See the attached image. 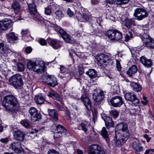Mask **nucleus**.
<instances>
[{
  "label": "nucleus",
  "instance_id": "obj_21",
  "mask_svg": "<svg viewBox=\"0 0 154 154\" xmlns=\"http://www.w3.org/2000/svg\"><path fill=\"white\" fill-rule=\"evenodd\" d=\"M104 97L103 92L102 91L98 90L95 91L93 94V98L97 102L101 101Z\"/></svg>",
  "mask_w": 154,
  "mask_h": 154
},
{
  "label": "nucleus",
  "instance_id": "obj_27",
  "mask_svg": "<svg viewBox=\"0 0 154 154\" xmlns=\"http://www.w3.org/2000/svg\"><path fill=\"white\" fill-rule=\"evenodd\" d=\"M59 41L56 39H50L49 42L50 45L54 49H57L60 47Z\"/></svg>",
  "mask_w": 154,
  "mask_h": 154
},
{
  "label": "nucleus",
  "instance_id": "obj_8",
  "mask_svg": "<svg viewBox=\"0 0 154 154\" xmlns=\"http://www.w3.org/2000/svg\"><path fill=\"white\" fill-rule=\"evenodd\" d=\"M144 44L143 46L151 48H154V40L148 34L144 33L142 36Z\"/></svg>",
  "mask_w": 154,
  "mask_h": 154
},
{
  "label": "nucleus",
  "instance_id": "obj_60",
  "mask_svg": "<svg viewBox=\"0 0 154 154\" xmlns=\"http://www.w3.org/2000/svg\"><path fill=\"white\" fill-rule=\"evenodd\" d=\"M98 2L99 1L98 0H91V2L93 5H96Z\"/></svg>",
  "mask_w": 154,
  "mask_h": 154
},
{
  "label": "nucleus",
  "instance_id": "obj_41",
  "mask_svg": "<svg viewBox=\"0 0 154 154\" xmlns=\"http://www.w3.org/2000/svg\"><path fill=\"white\" fill-rule=\"evenodd\" d=\"M53 5H49L45 8V13L47 15H50L52 14V7Z\"/></svg>",
  "mask_w": 154,
  "mask_h": 154
},
{
  "label": "nucleus",
  "instance_id": "obj_12",
  "mask_svg": "<svg viewBox=\"0 0 154 154\" xmlns=\"http://www.w3.org/2000/svg\"><path fill=\"white\" fill-rule=\"evenodd\" d=\"M43 81L48 85L54 87L57 85L56 78L53 75H48L43 78Z\"/></svg>",
  "mask_w": 154,
  "mask_h": 154
},
{
  "label": "nucleus",
  "instance_id": "obj_32",
  "mask_svg": "<svg viewBox=\"0 0 154 154\" xmlns=\"http://www.w3.org/2000/svg\"><path fill=\"white\" fill-rule=\"evenodd\" d=\"M86 74L91 78H94L97 76L96 71L94 69H90L86 72Z\"/></svg>",
  "mask_w": 154,
  "mask_h": 154
},
{
  "label": "nucleus",
  "instance_id": "obj_55",
  "mask_svg": "<svg viewBox=\"0 0 154 154\" xmlns=\"http://www.w3.org/2000/svg\"><path fill=\"white\" fill-rule=\"evenodd\" d=\"M71 69L70 71L68 70V73L70 77H72L74 75V69Z\"/></svg>",
  "mask_w": 154,
  "mask_h": 154
},
{
  "label": "nucleus",
  "instance_id": "obj_63",
  "mask_svg": "<svg viewBox=\"0 0 154 154\" xmlns=\"http://www.w3.org/2000/svg\"><path fill=\"white\" fill-rule=\"evenodd\" d=\"M79 72L80 74H83L84 73V69L82 68H80L79 69Z\"/></svg>",
  "mask_w": 154,
  "mask_h": 154
},
{
  "label": "nucleus",
  "instance_id": "obj_11",
  "mask_svg": "<svg viewBox=\"0 0 154 154\" xmlns=\"http://www.w3.org/2000/svg\"><path fill=\"white\" fill-rule=\"evenodd\" d=\"M88 154H105V152L99 145L93 144L89 147Z\"/></svg>",
  "mask_w": 154,
  "mask_h": 154
},
{
  "label": "nucleus",
  "instance_id": "obj_45",
  "mask_svg": "<svg viewBox=\"0 0 154 154\" xmlns=\"http://www.w3.org/2000/svg\"><path fill=\"white\" fill-rule=\"evenodd\" d=\"M111 115L113 116L114 118H117L119 115V112L116 110H112L110 112Z\"/></svg>",
  "mask_w": 154,
  "mask_h": 154
},
{
  "label": "nucleus",
  "instance_id": "obj_4",
  "mask_svg": "<svg viewBox=\"0 0 154 154\" xmlns=\"http://www.w3.org/2000/svg\"><path fill=\"white\" fill-rule=\"evenodd\" d=\"M133 15L136 20L140 21L147 17L149 14L144 9L138 8L134 10Z\"/></svg>",
  "mask_w": 154,
  "mask_h": 154
},
{
  "label": "nucleus",
  "instance_id": "obj_15",
  "mask_svg": "<svg viewBox=\"0 0 154 154\" xmlns=\"http://www.w3.org/2000/svg\"><path fill=\"white\" fill-rule=\"evenodd\" d=\"M116 145L119 147L122 146L128 140L129 137L124 136L122 133L118 134L117 136L116 134Z\"/></svg>",
  "mask_w": 154,
  "mask_h": 154
},
{
  "label": "nucleus",
  "instance_id": "obj_44",
  "mask_svg": "<svg viewBox=\"0 0 154 154\" xmlns=\"http://www.w3.org/2000/svg\"><path fill=\"white\" fill-rule=\"evenodd\" d=\"M55 13L57 16L60 19L63 17L64 16L63 13L62 11L60 10H57L55 12Z\"/></svg>",
  "mask_w": 154,
  "mask_h": 154
},
{
  "label": "nucleus",
  "instance_id": "obj_48",
  "mask_svg": "<svg viewBox=\"0 0 154 154\" xmlns=\"http://www.w3.org/2000/svg\"><path fill=\"white\" fill-rule=\"evenodd\" d=\"M18 70L20 72H22L24 70V66L23 64L21 63H19L17 65Z\"/></svg>",
  "mask_w": 154,
  "mask_h": 154
},
{
  "label": "nucleus",
  "instance_id": "obj_29",
  "mask_svg": "<svg viewBox=\"0 0 154 154\" xmlns=\"http://www.w3.org/2000/svg\"><path fill=\"white\" fill-rule=\"evenodd\" d=\"M101 134L102 136L105 139L107 143H109L110 141L109 137V134L105 127H103L102 128L101 132Z\"/></svg>",
  "mask_w": 154,
  "mask_h": 154
},
{
  "label": "nucleus",
  "instance_id": "obj_23",
  "mask_svg": "<svg viewBox=\"0 0 154 154\" xmlns=\"http://www.w3.org/2000/svg\"><path fill=\"white\" fill-rule=\"evenodd\" d=\"M129 85L133 90L135 92H140L142 90L141 85L137 82H131Z\"/></svg>",
  "mask_w": 154,
  "mask_h": 154
},
{
  "label": "nucleus",
  "instance_id": "obj_49",
  "mask_svg": "<svg viewBox=\"0 0 154 154\" xmlns=\"http://www.w3.org/2000/svg\"><path fill=\"white\" fill-rule=\"evenodd\" d=\"M82 127V129L85 132H86L87 131L88 129L87 128V125L84 123H82L80 125Z\"/></svg>",
  "mask_w": 154,
  "mask_h": 154
},
{
  "label": "nucleus",
  "instance_id": "obj_57",
  "mask_svg": "<svg viewBox=\"0 0 154 154\" xmlns=\"http://www.w3.org/2000/svg\"><path fill=\"white\" fill-rule=\"evenodd\" d=\"M9 140L8 138H2L0 140V141L2 143L6 144L8 143Z\"/></svg>",
  "mask_w": 154,
  "mask_h": 154
},
{
  "label": "nucleus",
  "instance_id": "obj_62",
  "mask_svg": "<svg viewBox=\"0 0 154 154\" xmlns=\"http://www.w3.org/2000/svg\"><path fill=\"white\" fill-rule=\"evenodd\" d=\"M38 131V129H34L32 130V131H31L30 133L31 134H33L35 133H37Z\"/></svg>",
  "mask_w": 154,
  "mask_h": 154
},
{
  "label": "nucleus",
  "instance_id": "obj_24",
  "mask_svg": "<svg viewBox=\"0 0 154 154\" xmlns=\"http://www.w3.org/2000/svg\"><path fill=\"white\" fill-rule=\"evenodd\" d=\"M140 60L143 65L146 67H150L152 65V60L146 59L144 56H142L140 58Z\"/></svg>",
  "mask_w": 154,
  "mask_h": 154
},
{
  "label": "nucleus",
  "instance_id": "obj_40",
  "mask_svg": "<svg viewBox=\"0 0 154 154\" xmlns=\"http://www.w3.org/2000/svg\"><path fill=\"white\" fill-rule=\"evenodd\" d=\"M125 25L128 29L131 28L133 22L131 20L129 19H126L125 21Z\"/></svg>",
  "mask_w": 154,
  "mask_h": 154
},
{
  "label": "nucleus",
  "instance_id": "obj_26",
  "mask_svg": "<svg viewBox=\"0 0 154 154\" xmlns=\"http://www.w3.org/2000/svg\"><path fill=\"white\" fill-rule=\"evenodd\" d=\"M133 149L137 152H140L143 151L145 149L141 146V144L140 143L135 142L134 143L132 146Z\"/></svg>",
  "mask_w": 154,
  "mask_h": 154
},
{
  "label": "nucleus",
  "instance_id": "obj_3",
  "mask_svg": "<svg viewBox=\"0 0 154 154\" xmlns=\"http://www.w3.org/2000/svg\"><path fill=\"white\" fill-rule=\"evenodd\" d=\"M28 7L29 13L33 16V18L37 21L38 23L41 24H43L45 23V20L42 16L38 14L34 3L28 4Z\"/></svg>",
  "mask_w": 154,
  "mask_h": 154
},
{
  "label": "nucleus",
  "instance_id": "obj_51",
  "mask_svg": "<svg viewBox=\"0 0 154 154\" xmlns=\"http://www.w3.org/2000/svg\"><path fill=\"white\" fill-rule=\"evenodd\" d=\"M55 106L56 108L58 111H63V106L60 105L58 103H55Z\"/></svg>",
  "mask_w": 154,
  "mask_h": 154
},
{
  "label": "nucleus",
  "instance_id": "obj_1",
  "mask_svg": "<svg viewBox=\"0 0 154 154\" xmlns=\"http://www.w3.org/2000/svg\"><path fill=\"white\" fill-rule=\"evenodd\" d=\"M3 106L6 111L11 114L15 113L20 108L17 99L12 95H8L4 97Z\"/></svg>",
  "mask_w": 154,
  "mask_h": 154
},
{
  "label": "nucleus",
  "instance_id": "obj_25",
  "mask_svg": "<svg viewBox=\"0 0 154 154\" xmlns=\"http://www.w3.org/2000/svg\"><path fill=\"white\" fill-rule=\"evenodd\" d=\"M49 115L56 122H57L58 119V115L57 111L55 109H50L48 110Z\"/></svg>",
  "mask_w": 154,
  "mask_h": 154
},
{
  "label": "nucleus",
  "instance_id": "obj_7",
  "mask_svg": "<svg viewBox=\"0 0 154 154\" xmlns=\"http://www.w3.org/2000/svg\"><path fill=\"white\" fill-rule=\"evenodd\" d=\"M97 59L98 62L101 64H104L108 65H112L113 63L112 60L108 55L103 54H99L97 56Z\"/></svg>",
  "mask_w": 154,
  "mask_h": 154
},
{
  "label": "nucleus",
  "instance_id": "obj_17",
  "mask_svg": "<svg viewBox=\"0 0 154 154\" xmlns=\"http://www.w3.org/2000/svg\"><path fill=\"white\" fill-rule=\"evenodd\" d=\"M116 129H117L121 132L122 131L123 133L122 134L124 136L129 137V133L128 130V125L127 124L124 122H121L118 124L116 127Z\"/></svg>",
  "mask_w": 154,
  "mask_h": 154
},
{
  "label": "nucleus",
  "instance_id": "obj_20",
  "mask_svg": "<svg viewBox=\"0 0 154 154\" xmlns=\"http://www.w3.org/2000/svg\"><path fill=\"white\" fill-rule=\"evenodd\" d=\"M4 42H0V57L5 56L7 54H10L12 52L8 48L5 46Z\"/></svg>",
  "mask_w": 154,
  "mask_h": 154
},
{
  "label": "nucleus",
  "instance_id": "obj_14",
  "mask_svg": "<svg viewBox=\"0 0 154 154\" xmlns=\"http://www.w3.org/2000/svg\"><path fill=\"white\" fill-rule=\"evenodd\" d=\"M109 100V102L114 107H120L124 103L122 98L119 96L113 97Z\"/></svg>",
  "mask_w": 154,
  "mask_h": 154
},
{
  "label": "nucleus",
  "instance_id": "obj_22",
  "mask_svg": "<svg viewBox=\"0 0 154 154\" xmlns=\"http://www.w3.org/2000/svg\"><path fill=\"white\" fill-rule=\"evenodd\" d=\"M21 143L19 142H14L11 143L10 147L17 154H21V150L20 149L21 147Z\"/></svg>",
  "mask_w": 154,
  "mask_h": 154
},
{
  "label": "nucleus",
  "instance_id": "obj_35",
  "mask_svg": "<svg viewBox=\"0 0 154 154\" xmlns=\"http://www.w3.org/2000/svg\"><path fill=\"white\" fill-rule=\"evenodd\" d=\"M8 42L9 43H11V41H15L17 40L18 38L15 35V34L14 32L9 33L8 35Z\"/></svg>",
  "mask_w": 154,
  "mask_h": 154
},
{
  "label": "nucleus",
  "instance_id": "obj_6",
  "mask_svg": "<svg viewBox=\"0 0 154 154\" xmlns=\"http://www.w3.org/2000/svg\"><path fill=\"white\" fill-rule=\"evenodd\" d=\"M11 84L16 88H19L23 85L22 78L20 75H14L11 77L9 79Z\"/></svg>",
  "mask_w": 154,
  "mask_h": 154
},
{
  "label": "nucleus",
  "instance_id": "obj_50",
  "mask_svg": "<svg viewBox=\"0 0 154 154\" xmlns=\"http://www.w3.org/2000/svg\"><path fill=\"white\" fill-rule=\"evenodd\" d=\"M48 154H60V153L54 149H50L48 152Z\"/></svg>",
  "mask_w": 154,
  "mask_h": 154
},
{
  "label": "nucleus",
  "instance_id": "obj_43",
  "mask_svg": "<svg viewBox=\"0 0 154 154\" xmlns=\"http://www.w3.org/2000/svg\"><path fill=\"white\" fill-rule=\"evenodd\" d=\"M129 0H117L116 1V4L117 5H125L128 3Z\"/></svg>",
  "mask_w": 154,
  "mask_h": 154
},
{
  "label": "nucleus",
  "instance_id": "obj_38",
  "mask_svg": "<svg viewBox=\"0 0 154 154\" xmlns=\"http://www.w3.org/2000/svg\"><path fill=\"white\" fill-rule=\"evenodd\" d=\"M20 123L23 127L26 128H29L30 127V123L28 119H23L20 122Z\"/></svg>",
  "mask_w": 154,
  "mask_h": 154
},
{
  "label": "nucleus",
  "instance_id": "obj_34",
  "mask_svg": "<svg viewBox=\"0 0 154 154\" xmlns=\"http://www.w3.org/2000/svg\"><path fill=\"white\" fill-rule=\"evenodd\" d=\"M114 35L113 41H118L120 40L122 38V33L116 30H115Z\"/></svg>",
  "mask_w": 154,
  "mask_h": 154
},
{
  "label": "nucleus",
  "instance_id": "obj_37",
  "mask_svg": "<svg viewBox=\"0 0 154 154\" xmlns=\"http://www.w3.org/2000/svg\"><path fill=\"white\" fill-rule=\"evenodd\" d=\"M48 96L57 100H60V97L59 94L55 92H49Z\"/></svg>",
  "mask_w": 154,
  "mask_h": 154
},
{
  "label": "nucleus",
  "instance_id": "obj_56",
  "mask_svg": "<svg viewBox=\"0 0 154 154\" xmlns=\"http://www.w3.org/2000/svg\"><path fill=\"white\" fill-rule=\"evenodd\" d=\"M29 33V31L28 29L25 30H23L21 32L22 35L24 36L28 35Z\"/></svg>",
  "mask_w": 154,
  "mask_h": 154
},
{
  "label": "nucleus",
  "instance_id": "obj_13",
  "mask_svg": "<svg viewBox=\"0 0 154 154\" xmlns=\"http://www.w3.org/2000/svg\"><path fill=\"white\" fill-rule=\"evenodd\" d=\"M12 21L8 18H5L0 21V29L6 31L12 26Z\"/></svg>",
  "mask_w": 154,
  "mask_h": 154
},
{
  "label": "nucleus",
  "instance_id": "obj_52",
  "mask_svg": "<svg viewBox=\"0 0 154 154\" xmlns=\"http://www.w3.org/2000/svg\"><path fill=\"white\" fill-rule=\"evenodd\" d=\"M39 43L42 45H45L47 43L46 41L43 38H40L39 40Z\"/></svg>",
  "mask_w": 154,
  "mask_h": 154
},
{
  "label": "nucleus",
  "instance_id": "obj_31",
  "mask_svg": "<svg viewBox=\"0 0 154 154\" xmlns=\"http://www.w3.org/2000/svg\"><path fill=\"white\" fill-rule=\"evenodd\" d=\"M12 7L15 13L18 14L20 11L21 7L18 2H14L12 4Z\"/></svg>",
  "mask_w": 154,
  "mask_h": 154
},
{
  "label": "nucleus",
  "instance_id": "obj_5",
  "mask_svg": "<svg viewBox=\"0 0 154 154\" xmlns=\"http://www.w3.org/2000/svg\"><path fill=\"white\" fill-rule=\"evenodd\" d=\"M55 29L57 31H58L62 38L66 42L71 44L75 43V41L73 38L60 27L58 26L56 27L55 28Z\"/></svg>",
  "mask_w": 154,
  "mask_h": 154
},
{
  "label": "nucleus",
  "instance_id": "obj_58",
  "mask_svg": "<svg viewBox=\"0 0 154 154\" xmlns=\"http://www.w3.org/2000/svg\"><path fill=\"white\" fill-rule=\"evenodd\" d=\"M32 48L30 47H28L26 49V52L27 53H30L32 51Z\"/></svg>",
  "mask_w": 154,
  "mask_h": 154
},
{
  "label": "nucleus",
  "instance_id": "obj_18",
  "mask_svg": "<svg viewBox=\"0 0 154 154\" xmlns=\"http://www.w3.org/2000/svg\"><path fill=\"white\" fill-rule=\"evenodd\" d=\"M14 139L17 140L20 142L23 141L25 139V133L20 130L14 131Z\"/></svg>",
  "mask_w": 154,
  "mask_h": 154
},
{
  "label": "nucleus",
  "instance_id": "obj_9",
  "mask_svg": "<svg viewBox=\"0 0 154 154\" xmlns=\"http://www.w3.org/2000/svg\"><path fill=\"white\" fill-rule=\"evenodd\" d=\"M82 93V94L81 98V100L83 102L87 109L88 110H90L91 109V103L88 98V91L83 88Z\"/></svg>",
  "mask_w": 154,
  "mask_h": 154
},
{
  "label": "nucleus",
  "instance_id": "obj_54",
  "mask_svg": "<svg viewBox=\"0 0 154 154\" xmlns=\"http://www.w3.org/2000/svg\"><path fill=\"white\" fill-rule=\"evenodd\" d=\"M116 67L119 71L121 70V66L118 60H116Z\"/></svg>",
  "mask_w": 154,
  "mask_h": 154
},
{
  "label": "nucleus",
  "instance_id": "obj_19",
  "mask_svg": "<svg viewBox=\"0 0 154 154\" xmlns=\"http://www.w3.org/2000/svg\"><path fill=\"white\" fill-rule=\"evenodd\" d=\"M104 121L106 127L109 129L111 127H114V125L113 122L110 117L106 116L105 114H103L101 115Z\"/></svg>",
  "mask_w": 154,
  "mask_h": 154
},
{
  "label": "nucleus",
  "instance_id": "obj_36",
  "mask_svg": "<svg viewBox=\"0 0 154 154\" xmlns=\"http://www.w3.org/2000/svg\"><path fill=\"white\" fill-rule=\"evenodd\" d=\"M82 18H83L84 20H85L86 21H89L90 22L91 26L92 27H94V26L96 25L95 24H94V23H95V21H93L92 20L91 18L89 17L88 15L86 14H83L82 15Z\"/></svg>",
  "mask_w": 154,
  "mask_h": 154
},
{
  "label": "nucleus",
  "instance_id": "obj_64",
  "mask_svg": "<svg viewBox=\"0 0 154 154\" xmlns=\"http://www.w3.org/2000/svg\"><path fill=\"white\" fill-rule=\"evenodd\" d=\"M65 115L66 116H69L70 112L69 111H65Z\"/></svg>",
  "mask_w": 154,
  "mask_h": 154
},
{
  "label": "nucleus",
  "instance_id": "obj_53",
  "mask_svg": "<svg viewBox=\"0 0 154 154\" xmlns=\"http://www.w3.org/2000/svg\"><path fill=\"white\" fill-rule=\"evenodd\" d=\"M67 14L70 17H72L74 14L73 12L69 8L67 9Z\"/></svg>",
  "mask_w": 154,
  "mask_h": 154
},
{
  "label": "nucleus",
  "instance_id": "obj_28",
  "mask_svg": "<svg viewBox=\"0 0 154 154\" xmlns=\"http://www.w3.org/2000/svg\"><path fill=\"white\" fill-rule=\"evenodd\" d=\"M35 100L37 104H41L43 103L45 100L44 95L42 94H40L36 95L35 97Z\"/></svg>",
  "mask_w": 154,
  "mask_h": 154
},
{
  "label": "nucleus",
  "instance_id": "obj_2",
  "mask_svg": "<svg viewBox=\"0 0 154 154\" xmlns=\"http://www.w3.org/2000/svg\"><path fill=\"white\" fill-rule=\"evenodd\" d=\"M45 64L42 61L37 60L35 62L29 60L27 63V66L28 69L36 72L39 74L44 72Z\"/></svg>",
  "mask_w": 154,
  "mask_h": 154
},
{
  "label": "nucleus",
  "instance_id": "obj_39",
  "mask_svg": "<svg viewBox=\"0 0 154 154\" xmlns=\"http://www.w3.org/2000/svg\"><path fill=\"white\" fill-rule=\"evenodd\" d=\"M31 117L32 120L34 121H38L39 120L41 119V115L39 112H38Z\"/></svg>",
  "mask_w": 154,
  "mask_h": 154
},
{
  "label": "nucleus",
  "instance_id": "obj_30",
  "mask_svg": "<svg viewBox=\"0 0 154 154\" xmlns=\"http://www.w3.org/2000/svg\"><path fill=\"white\" fill-rule=\"evenodd\" d=\"M137 68L134 65L132 66L127 71V74L130 76L134 75L137 71Z\"/></svg>",
  "mask_w": 154,
  "mask_h": 154
},
{
  "label": "nucleus",
  "instance_id": "obj_61",
  "mask_svg": "<svg viewBox=\"0 0 154 154\" xmlns=\"http://www.w3.org/2000/svg\"><path fill=\"white\" fill-rule=\"evenodd\" d=\"M38 131V129H34L32 130V131H31L30 133L31 134H33L35 133H37Z\"/></svg>",
  "mask_w": 154,
  "mask_h": 154
},
{
  "label": "nucleus",
  "instance_id": "obj_59",
  "mask_svg": "<svg viewBox=\"0 0 154 154\" xmlns=\"http://www.w3.org/2000/svg\"><path fill=\"white\" fill-rule=\"evenodd\" d=\"M106 1L108 3L111 4L114 3L116 0H106Z\"/></svg>",
  "mask_w": 154,
  "mask_h": 154
},
{
  "label": "nucleus",
  "instance_id": "obj_46",
  "mask_svg": "<svg viewBox=\"0 0 154 154\" xmlns=\"http://www.w3.org/2000/svg\"><path fill=\"white\" fill-rule=\"evenodd\" d=\"M38 112L36 108L34 107H31L30 108L29 112L30 115L31 117L36 113Z\"/></svg>",
  "mask_w": 154,
  "mask_h": 154
},
{
  "label": "nucleus",
  "instance_id": "obj_16",
  "mask_svg": "<svg viewBox=\"0 0 154 154\" xmlns=\"http://www.w3.org/2000/svg\"><path fill=\"white\" fill-rule=\"evenodd\" d=\"M66 129L62 125H58L56 126V131L54 133V138H59L66 135Z\"/></svg>",
  "mask_w": 154,
  "mask_h": 154
},
{
  "label": "nucleus",
  "instance_id": "obj_33",
  "mask_svg": "<svg viewBox=\"0 0 154 154\" xmlns=\"http://www.w3.org/2000/svg\"><path fill=\"white\" fill-rule=\"evenodd\" d=\"M115 30H109L106 32V35L109 39L112 41H113L114 37Z\"/></svg>",
  "mask_w": 154,
  "mask_h": 154
},
{
  "label": "nucleus",
  "instance_id": "obj_42",
  "mask_svg": "<svg viewBox=\"0 0 154 154\" xmlns=\"http://www.w3.org/2000/svg\"><path fill=\"white\" fill-rule=\"evenodd\" d=\"M72 69L71 66H69L68 68H66L63 66H61L60 67V71L61 73L66 74L68 73V70L70 71Z\"/></svg>",
  "mask_w": 154,
  "mask_h": 154
},
{
  "label": "nucleus",
  "instance_id": "obj_47",
  "mask_svg": "<svg viewBox=\"0 0 154 154\" xmlns=\"http://www.w3.org/2000/svg\"><path fill=\"white\" fill-rule=\"evenodd\" d=\"M133 37V35L131 32H129L128 34H127L125 36V41L126 42L128 41L130 38Z\"/></svg>",
  "mask_w": 154,
  "mask_h": 154
},
{
  "label": "nucleus",
  "instance_id": "obj_10",
  "mask_svg": "<svg viewBox=\"0 0 154 154\" xmlns=\"http://www.w3.org/2000/svg\"><path fill=\"white\" fill-rule=\"evenodd\" d=\"M124 97L126 100L131 102L135 106L140 103V99L134 92L126 93L124 94Z\"/></svg>",
  "mask_w": 154,
  "mask_h": 154
}]
</instances>
